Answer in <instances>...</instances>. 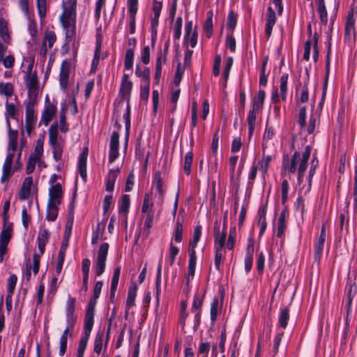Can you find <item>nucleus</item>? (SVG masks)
<instances>
[{"instance_id": "obj_22", "label": "nucleus", "mask_w": 357, "mask_h": 357, "mask_svg": "<svg viewBox=\"0 0 357 357\" xmlns=\"http://www.w3.org/2000/svg\"><path fill=\"white\" fill-rule=\"evenodd\" d=\"M355 19L354 17L353 12L351 11L347 16V20L344 28V35L347 38H350L355 33Z\"/></svg>"}, {"instance_id": "obj_10", "label": "nucleus", "mask_w": 357, "mask_h": 357, "mask_svg": "<svg viewBox=\"0 0 357 357\" xmlns=\"http://www.w3.org/2000/svg\"><path fill=\"white\" fill-rule=\"evenodd\" d=\"M119 134L114 131L110 137L109 162L113 163L119 155Z\"/></svg>"}, {"instance_id": "obj_32", "label": "nucleus", "mask_w": 357, "mask_h": 357, "mask_svg": "<svg viewBox=\"0 0 357 357\" xmlns=\"http://www.w3.org/2000/svg\"><path fill=\"white\" fill-rule=\"evenodd\" d=\"M17 281V277L13 274L11 275L7 282V296H6V303H8V300L11 301L12 296L14 293L15 286Z\"/></svg>"}, {"instance_id": "obj_13", "label": "nucleus", "mask_w": 357, "mask_h": 357, "mask_svg": "<svg viewBox=\"0 0 357 357\" xmlns=\"http://www.w3.org/2000/svg\"><path fill=\"white\" fill-rule=\"evenodd\" d=\"M50 232L45 228L40 227L37 237L38 248L40 255H43L45 250V245L50 238Z\"/></svg>"}, {"instance_id": "obj_28", "label": "nucleus", "mask_w": 357, "mask_h": 357, "mask_svg": "<svg viewBox=\"0 0 357 357\" xmlns=\"http://www.w3.org/2000/svg\"><path fill=\"white\" fill-rule=\"evenodd\" d=\"M9 135V142H8V153H13V155H15L17 144V132L16 130H11L10 127V130H8Z\"/></svg>"}, {"instance_id": "obj_61", "label": "nucleus", "mask_w": 357, "mask_h": 357, "mask_svg": "<svg viewBox=\"0 0 357 357\" xmlns=\"http://www.w3.org/2000/svg\"><path fill=\"white\" fill-rule=\"evenodd\" d=\"M137 0H128L129 17H135L137 11Z\"/></svg>"}, {"instance_id": "obj_62", "label": "nucleus", "mask_w": 357, "mask_h": 357, "mask_svg": "<svg viewBox=\"0 0 357 357\" xmlns=\"http://www.w3.org/2000/svg\"><path fill=\"white\" fill-rule=\"evenodd\" d=\"M298 112V123L301 128H303L305 126V119H306V107L305 106L299 105Z\"/></svg>"}, {"instance_id": "obj_38", "label": "nucleus", "mask_w": 357, "mask_h": 357, "mask_svg": "<svg viewBox=\"0 0 357 357\" xmlns=\"http://www.w3.org/2000/svg\"><path fill=\"white\" fill-rule=\"evenodd\" d=\"M43 140L38 139L33 152L30 155L31 159L37 160L38 161L43 158Z\"/></svg>"}, {"instance_id": "obj_56", "label": "nucleus", "mask_w": 357, "mask_h": 357, "mask_svg": "<svg viewBox=\"0 0 357 357\" xmlns=\"http://www.w3.org/2000/svg\"><path fill=\"white\" fill-rule=\"evenodd\" d=\"M193 154L192 152H188L185 154V160H184V166L183 169L185 172L188 175L191 172V165L192 162Z\"/></svg>"}, {"instance_id": "obj_3", "label": "nucleus", "mask_w": 357, "mask_h": 357, "mask_svg": "<svg viewBox=\"0 0 357 357\" xmlns=\"http://www.w3.org/2000/svg\"><path fill=\"white\" fill-rule=\"evenodd\" d=\"M310 153V146H306L302 153L298 151L294 152L290 161H287L283 164L284 169L289 173H294L298 169V183L303 181V176L307 169Z\"/></svg>"}, {"instance_id": "obj_2", "label": "nucleus", "mask_w": 357, "mask_h": 357, "mask_svg": "<svg viewBox=\"0 0 357 357\" xmlns=\"http://www.w3.org/2000/svg\"><path fill=\"white\" fill-rule=\"evenodd\" d=\"M66 107L61 110L59 125L54 122L49 128V143L52 149L54 160L56 162H61L63 158V148L65 146V139L59 135L58 128L62 132L68 130V126L66 122Z\"/></svg>"}, {"instance_id": "obj_50", "label": "nucleus", "mask_w": 357, "mask_h": 357, "mask_svg": "<svg viewBox=\"0 0 357 357\" xmlns=\"http://www.w3.org/2000/svg\"><path fill=\"white\" fill-rule=\"evenodd\" d=\"M56 36L54 31H49L45 33V36L43 40L50 49H51L56 42Z\"/></svg>"}, {"instance_id": "obj_60", "label": "nucleus", "mask_w": 357, "mask_h": 357, "mask_svg": "<svg viewBox=\"0 0 357 357\" xmlns=\"http://www.w3.org/2000/svg\"><path fill=\"white\" fill-rule=\"evenodd\" d=\"M179 252V248L174 245L171 241L169 244V263L172 265L176 259V257L178 255Z\"/></svg>"}, {"instance_id": "obj_63", "label": "nucleus", "mask_w": 357, "mask_h": 357, "mask_svg": "<svg viewBox=\"0 0 357 357\" xmlns=\"http://www.w3.org/2000/svg\"><path fill=\"white\" fill-rule=\"evenodd\" d=\"M226 45L229 48L230 51L234 52L236 50V40L232 32H229L227 35Z\"/></svg>"}, {"instance_id": "obj_14", "label": "nucleus", "mask_w": 357, "mask_h": 357, "mask_svg": "<svg viewBox=\"0 0 357 357\" xmlns=\"http://www.w3.org/2000/svg\"><path fill=\"white\" fill-rule=\"evenodd\" d=\"M24 104L26 107V123L27 126H31L35 123L36 119L34 109L35 104L33 101L30 100H25Z\"/></svg>"}, {"instance_id": "obj_37", "label": "nucleus", "mask_w": 357, "mask_h": 357, "mask_svg": "<svg viewBox=\"0 0 357 357\" xmlns=\"http://www.w3.org/2000/svg\"><path fill=\"white\" fill-rule=\"evenodd\" d=\"M288 79L289 75L287 73H283L280 78V91L283 100L287 99Z\"/></svg>"}, {"instance_id": "obj_12", "label": "nucleus", "mask_w": 357, "mask_h": 357, "mask_svg": "<svg viewBox=\"0 0 357 357\" xmlns=\"http://www.w3.org/2000/svg\"><path fill=\"white\" fill-rule=\"evenodd\" d=\"M223 226H224V229L221 233H220L218 225H216L214 227V238H215L214 248H224L225 246L226 245V238H227V232L225 231L226 218H225V219H224Z\"/></svg>"}, {"instance_id": "obj_23", "label": "nucleus", "mask_w": 357, "mask_h": 357, "mask_svg": "<svg viewBox=\"0 0 357 357\" xmlns=\"http://www.w3.org/2000/svg\"><path fill=\"white\" fill-rule=\"evenodd\" d=\"M171 24L172 29L173 31L174 41V43H176V41L178 40L181 36V30L183 26L182 17L181 16L178 17L175 20H174L173 23L171 22Z\"/></svg>"}, {"instance_id": "obj_41", "label": "nucleus", "mask_w": 357, "mask_h": 357, "mask_svg": "<svg viewBox=\"0 0 357 357\" xmlns=\"http://www.w3.org/2000/svg\"><path fill=\"white\" fill-rule=\"evenodd\" d=\"M13 85L10 82H0V95L6 98L11 97L13 94Z\"/></svg>"}, {"instance_id": "obj_46", "label": "nucleus", "mask_w": 357, "mask_h": 357, "mask_svg": "<svg viewBox=\"0 0 357 357\" xmlns=\"http://www.w3.org/2000/svg\"><path fill=\"white\" fill-rule=\"evenodd\" d=\"M289 319V313L287 308H284L281 310L279 318L278 323L279 325L282 328H285L288 324V321Z\"/></svg>"}, {"instance_id": "obj_58", "label": "nucleus", "mask_w": 357, "mask_h": 357, "mask_svg": "<svg viewBox=\"0 0 357 357\" xmlns=\"http://www.w3.org/2000/svg\"><path fill=\"white\" fill-rule=\"evenodd\" d=\"M238 157L237 155L231 156L229 160V171H230V180L232 181L234 179V174L236 165L238 162Z\"/></svg>"}, {"instance_id": "obj_4", "label": "nucleus", "mask_w": 357, "mask_h": 357, "mask_svg": "<svg viewBox=\"0 0 357 357\" xmlns=\"http://www.w3.org/2000/svg\"><path fill=\"white\" fill-rule=\"evenodd\" d=\"M35 58L32 55L23 57L21 65L22 72L24 74V82L29 91H33L38 87V79L36 71L33 70Z\"/></svg>"}, {"instance_id": "obj_48", "label": "nucleus", "mask_w": 357, "mask_h": 357, "mask_svg": "<svg viewBox=\"0 0 357 357\" xmlns=\"http://www.w3.org/2000/svg\"><path fill=\"white\" fill-rule=\"evenodd\" d=\"M69 331H63L59 340V355L63 356L67 349V341Z\"/></svg>"}, {"instance_id": "obj_25", "label": "nucleus", "mask_w": 357, "mask_h": 357, "mask_svg": "<svg viewBox=\"0 0 357 357\" xmlns=\"http://www.w3.org/2000/svg\"><path fill=\"white\" fill-rule=\"evenodd\" d=\"M259 112H255L253 110H249L248 116H247V121H248V136L249 138H250L255 131V126H256V119H257V115Z\"/></svg>"}, {"instance_id": "obj_43", "label": "nucleus", "mask_w": 357, "mask_h": 357, "mask_svg": "<svg viewBox=\"0 0 357 357\" xmlns=\"http://www.w3.org/2000/svg\"><path fill=\"white\" fill-rule=\"evenodd\" d=\"M59 205H51L47 204L46 218L49 221H54L58 216Z\"/></svg>"}, {"instance_id": "obj_47", "label": "nucleus", "mask_w": 357, "mask_h": 357, "mask_svg": "<svg viewBox=\"0 0 357 357\" xmlns=\"http://www.w3.org/2000/svg\"><path fill=\"white\" fill-rule=\"evenodd\" d=\"M309 99L308 89L306 84H304L301 89L300 96L296 97L297 106L301 105V103L307 102Z\"/></svg>"}, {"instance_id": "obj_59", "label": "nucleus", "mask_w": 357, "mask_h": 357, "mask_svg": "<svg viewBox=\"0 0 357 357\" xmlns=\"http://www.w3.org/2000/svg\"><path fill=\"white\" fill-rule=\"evenodd\" d=\"M0 63H2L6 68H13L15 63V57L12 54L4 56L0 59Z\"/></svg>"}, {"instance_id": "obj_52", "label": "nucleus", "mask_w": 357, "mask_h": 357, "mask_svg": "<svg viewBox=\"0 0 357 357\" xmlns=\"http://www.w3.org/2000/svg\"><path fill=\"white\" fill-rule=\"evenodd\" d=\"M103 337H104V333H98L96 335L95 341H94V347L93 350L98 356L102 350V343H103Z\"/></svg>"}, {"instance_id": "obj_55", "label": "nucleus", "mask_w": 357, "mask_h": 357, "mask_svg": "<svg viewBox=\"0 0 357 357\" xmlns=\"http://www.w3.org/2000/svg\"><path fill=\"white\" fill-rule=\"evenodd\" d=\"M237 22V17L236 15L234 12H230L228 14L227 19V24L226 26L227 29H230L231 31L233 33V30L236 27Z\"/></svg>"}, {"instance_id": "obj_36", "label": "nucleus", "mask_w": 357, "mask_h": 357, "mask_svg": "<svg viewBox=\"0 0 357 357\" xmlns=\"http://www.w3.org/2000/svg\"><path fill=\"white\" fill-rule=\"evenodd\" d=\"M86 162L87 158H86L84 155H79L77 168L80 176L82 177L84 181H86L87 177Z\"/></svg>"}, {"instance_id": "obj_7", "label": "nucleus", "mask_w": 357, "mask_h": 357, "mask_svg": "<svg viewBox=\"0 0 357 357\" xmlns=\"http://www.w3.org/2000/svg\"><path fill=\"white\" fill-rule=\"evenodd\" d=\"M108 250L109 244L103 243L100 245L98 250L97 257L93 265V269L97 276H100L105 271Z\"/></svg>"}, {"instance_id": "obj_27", "label": "nucleus", "mask_w": 357, "mask_h": 357, "mask_svg": "<svg viewBox=\"0 0 357 357\" xmlns=\"http://www.w3.org/2000/svg\"><path fill=\"white\" fill-rule=\"evenodd\" d=\"M317 5V11L319 15L321 22L326 25L328 23V13L325 6L324 0H315Z\"/></svg>"}, {"instance_id": "obj_11", "label": "nucleus", "mask_w": 357, "mask_h": 357, "mask_svg": "<svg viewBox=\"0 0 357 357\" xmlns=\"http://www.w3.org/2000/svg\"><path fill=\"white\" fill-rule=\"evenodd\" d=\"M63 198L62 186L59 183L52 185L49 189L48 203L51 205H60Z\"/></svg>"}, {"instance_id": "obj_53", "label": "nucleus", "mask_w": 357, "mask_h": 357, "mask_svg": "<svg viewBox=\"0 0 357 357\" xmlns=\"http://www.w3.org/2000/svg\"><path fill=\"white\" fill-rule=\"evenodd\" d=\"M173 238L176 243H180L183 238V225L178 220L176 223Z\"/></svg>"}, {"instance_id": "obj_45", "label": "nucleus", "mask_w": 357, "mask_h": 357, "mask_svg": "<svg viewBox=\"0 0 357 357\" xmlns=\"http://www.w3.org/2000/svg\"><path fill=\"white\" fill-rule=\"evenodd\" d=\"M133 59L134 51L132 48H129L126 50L124 61V67L126 70H130L132 69L133 66Z\"/></svg>"}, {"instance_id": "obj_54", "label": "nucleus", "mask_w": 357, "mask_h": 357, "mask_svg": "<svg viewBox=\"0 0 357 357\" xmlns=\"http://www.w3.org/2000/svg\"><path fill=\"white\" fill-rule=\"evenodd\" d=\"M211 349V344L208 342H202L198 348L197 357H208Z\"/></svg>"}, {"instance_id": "obj_29", "label": "nucleus", "mask_w": 357, "mask_h": 357, "mask_svg": "<svg viewBox=\"0 0 357 357\" xmlns=\"http://www.w3.org/2000/svg\"><path fill=\"white\" fill-rule=\"evenodd\" d=\"M0 37L6 43H9L11 40L8 31V22L3 18H0Z\"/></svg>"}, {"instance_id": "obj_57", "label": "nucleus", "mask_w": 357, "mask_h": 357, "mask_svg": "<svg viewBox=\"0 0 357 357\" xmlns=\"http://www.w3.org/2000/svg\"><path fill=\"white\" fill-rule=\"evenodd\" d=\"M203 303V296L199 294H195L194 296L193 302L191 310L192 312H196L197 310H201L202 306Z\"/></svg>"}, {"instance_id": "obj_9", "label": "nucleus", "mask_w": 357, "mask_h": 357, "mask_svg": "<svg viewBox=\"0 0 357 357\" xmlns=\"http://www.w3.org/2000/svg\"><path fill=\"white\" fill-rule=\"evenodd\" d=\"M154 180V185L155 188L154 197L157 204L162 205L163 204L166 192V186L162 181L160 174L159 172L155 174Z\"/></svg>"}, {"instance_id": "obj_16", "label": "nucleus", "mask_w": 357, "mask_h": 357, "mask_svg": "<svg viewBox=\"0 0 357 357\" xmlns=\"http://www.w3.org/2000/svg\"><path fill=\"white\" fill-rule=\"evenodd\" d=\"M265 98V91L264 90H259L256 96L252 99L251 107L250 110L260 112L263 108Z\"/></svg>"}, {"instance_id": "obj_35", "label": "nucleus", "mask_w": 357, "mask_h": 357, "mask_svg": "<svg viewBox=\"0 0 357 357\" xmlns=\"http://www.w3.org/2000/svg\"><path fill=\"white\" fill-rule=\"evenodd\" d=\"M94 324V314L86 312L84 321V333L88 335L91 334Z\"/></svg>"}, {"instance_id": "obj_8", "label": "nucleus", "mask_w": 357, "mask_h": 357, "mask_svg": "<svg viewBox=\"0 0 357 357\" xmlns=\"http://www.w3.org/2000/svg\"><path fill=\"white\" fill-rule=\"evenodd\" d=\"M57 112L56 105L51 102L49 100L48 96H46L44 109L41 114L40 124H43L47 126L53 119V117L56 115Z\"/></svg>"}, {"instance_id": "obj_24", "label": "nucleus", "mask_w": 357, "mask_h": 357, "mask_svg": "<svg viewBox=\"0 0 357 357\" xmlns=\"http://www.w3.org/2000/svg\"><path fill=\"white\" fill-rule=\"evenodd\" d=\"M119 174V169H111L107 176L105 190L112 192L114 189V184Z\"/></svg>"}, {"instance_id": "obj_18", "label": "nucleus", "mask_w": 357, "mask_h": 357, "mask_svg": "<svg viewBox=\"0 0 357 357\" xmlns=\"http://www.w3.org/2000/svg\"><path fill=\"white\" fill-rule=\"evenodd\" d=\"M197 263L196 252L193 251L189 255V261L188 266V274L185 277L186 283L188 284L190 281L193 278L195 273Z\"/></svg>"}, {"instance_id": "obj_30", "label": "nucleus", "mask_w": 357, "mask_h": 357, "mask_svg": "<svg viewBox=\"0 0 357 357\" xmlns=\"http://www.w3.org/2000/svg\"><path fill=\"white\" fill-rule=\"evenodd\" d=\"M274 134L273 128L271 126H266L263 135L262 151L264 155L266 149L268 147L269 142L272 140Z\"/></svg>"}, {"instance_id": "obj_17", "label": "nucleus", "mask_w": 357, "mask_h": 357, "mask_svg": "<svg viewBox=\"0 0 357 357\" xmlns=\"http://www.w3.org/2000/svg\"><path fill=\"white\" fill-rule=\"evenodd\" d=\"M275 20L276 17L274 10L271 7H268L267 9L266 23L265 28V33L268 38H269L271 35L273 27L275 25Z\"/></svg>"}, {"instance_id": "obj_33", "label": "nucleus", "mask_w": 357, "mask_h": 357, "mask_svg": "<svg viewBox=\"0 0 357 357\" xmlns=\"http://www.w3.org/2000/svg\"><path fill=\"white\" fill-rule=\"evenodd\" d=\"M137 291V287L135 284L130 287L128 290L126 304V308L127 311H128L132 307L135 305Z\"/></svg>"}, {"instance_id": "obj_6", "label": "nucleus", "mask_w": 357, "mask_h": 357, "mask_svg": "<svg viewBox=\"0 0 357 357\" xmlns=\"http://www.w3.org/2000/svg\"><path fill=\"white\" fill-rule=\"evenodd\" d=\"M14 157L15 155H13V153H7L2 167V175L0 182L5 184L4 190L8 189L10 178L20 169V167L13 166Z\"/></svg>"}, {"instance_id": "obj_34", "label": "nucleus", "mask_w": 357, "mask_h": 357, "mask_svg": "<svg viewBox=\"0 0 357 357\" xmlns=\"http://www.w3.org/2000/svg\"><path fill=\"white\" fill-rule=\"evenodd\" d=\"M105 224L106 220H104L101 222L98 223L96 230L93 231L92 234L91 243L93 244L97 243L98 240L102 238Z\"/></svg>"}, {"instance_id": "obj_42", "label": "nucleus", "mask_w": 357, "mask_h": 357, "mask_svg": "<svg viewBox=\"0 0 357 357\" xmlns=\"http://www.w3.org/2000/svg\"><path fill=\"white\" fill-rule=\"evenodd\" d=\"M130 204V196L128 195H123L119 202V213H127L129 211Z\"/></svg>"}, {"instance_id": "obj_21", "label": "nucleus", "mask_w": 357, "mask_h": 357, "mask_svg": "<svg viewBox=\"0 0 357 357\" xmlns=\"http://www.w3.org/2000/svg\"><path fill=\"white\" fill-rule=\"evenodd\" d=\"M13 235V225L10 222L3 223V229L0 235V243L8 244Z\"/></svg>"}, {"instance_id": "obj_40", "label": "nucleus", "mask_w": 357, "mask_h": 357, "mask_svg": "<svg viewBox=\"0 0 357 357\" xmlns=\"http://www.w3.org/2000/svg\"><path fill=\"white\" fill-rule=\"evenodd\" d=\"M214 252H215V267L217 270H220V266L222 264L223 259L225 258V250L224 248H214Z\"/></svg>"}, {"instance_id": "obj_44", "label": "nucleus", "mask_w": 357, "mask_h": 357, "mask_svg": "<svg viewBox=\"0 0 357 357\" xmlns=\"http://www.w3.org/2000/svg\"><path fill=\"white\" fill-rule=\"evenodd\" d=\"M286 229V223H285V215L284 213L282 212L280 215L278 220V227H277V236L279 238H281Z\"/></svg>"}, {"instance_id": "obj_1", "label": "nucleus", "mask_w": 357, "mask_h": 357, "mask_svg": "<svg viewBox=\"0 0 357 357\" xmlns=\"http://www.w3.org/2000/svg\"><path fill=\"white\" fill-rule=\"evenodd\" d=\"M76 3L77 0H66L63 3V12L60 16V22L66 33L64 47L68 50L73 45L76 53L77 47L75 46L76 29Z\"/></svg>"}, {"instance_id": "obj_31", "label": "nucleus", "mask_w": 357, "mask_h": 357, "mask_svg": "<svg viewBox=\"0 0 357 357\" xmlns=\"http://www.w3.org/2000/svg\"><path fill=\"white\" fill-rule=\"evenodd\" d=\"M201 236H202V227L200 225H197L194 229L193 237H192V239L190 242L189 255H190L192 251L195 252V248L197 245V243L201 238Z\"/></svg>"}, {"instance_id": "obj_15", "label": "nucleus", "mask_w": 357, "mask_h": 357, "mask_svg": "<svg viewBox=\"0 0 357 357\" xmlns=\"http://www.w3.org/2000/svg\"><path fill=\"white\" fill-rule=\"evenodd\" d=\"M326 238V233L325 226L323 225L321 229L320 235L314 245V255L316 259H320L324 248V244Z\"/></svg>"}, {"instance_id": "obj_26", "label": "nucleus", "mask_w": 357, "mask_h": 357, "mask_svg": "<svg viewBox=\"0 0 357 357\" xmlns=\"http://www.w3.org/2000/svg\"><path fill=\"white\" fill-rule=\"evenodd\" d=\"M17 113V109L13 103L6 102L5 116L6 119V126L10 130V123L9 119H14Z\"/></svg>"}, {"instance_id": "obj_39", "label": "nucleus", "mask_w": 357, "mask_h": 357, "mask_svg": "<svg viewBox=\"0 0 357 357\" xmlns=\"http://www.w3.org/2000/svg\"><path fill=\"white\" fill-rule=\"evenodd\" d=\"M204 31L206 36L209 38L213 34V13L208 12L207 13V18L204 24Z\"/></svg>"}, {"instance_id": "obj_51", "label": "nucleus", "mask_w": 357, "mask_h": 357, "mask_svg": "<svg viewBox=\"0 0 357 357\" xmlns=\"http://www.w3.org/2000/svg\"><path fill=\"white\" fill-rule=\"evenodd\" d=\"M153 217H154V211H150L148 213H146L145 219H144V229H146V234H149L150 232V229L153 225Z\"/></svg>"}, {"instance_id": "obj_64", "label": "nucleus", "mask_w": 357, "mask_h": 357, "mask_svg": "<svg viewBox=\"0 0 357 357\" xmlns=\"http://www.w3.org/2000/svg\"><path fill=\"white\" fill-rule=\"evenodd\" d=\"M36 3L38 15L42 19L46 14V0H36Z\"/></svg>"}, {"instance_id": "obj_20", "label": "nucleus", "mask_w": 357, "mask_h": 357, "mask_svg": "<svg viewBox=\"0 0 357 357\" xmlns=\"http://www.w3.org/2000/svg\"><path fill=\"white\" fill-rule=\"evenodd\" d=\"M132 87V83L129 80V76L124 74L121 84L120 93L123 98H128Z\"/></svg>"}, {"instance_id": "obj_5", "label": "nucleus", "mask_w": 357, "mask_h": 357, "mask_svg": "<svg viewBox=\"0 0 357 357\" xmlns=\"http://www.w3.org/2000/svg\"><path fill=\"white\" fill-rule=\"evenodd\" d=\"M76 298L68 295L65 305L66 328L64 331L73 330L77 320L76 312Z\"/></svg>"}, {"instance_id": "obj_49", "label": "nucleus", "mask_w": 357, "mask_h": 357, "mask_svg": "<svg viewBox=\"0 0 357 357\" xmlns=\"http://www.w3.org/2000/svg\"><path fill=\"white\" fill-rule=\"evenodd\" d=\"M356 294V287L350 285L346 287L345 299L347 301V311L350 310L353 298Z\"/></svg>"}, {"instance_id": "obj_19", "label": "nucleus", "mask_w": 357, "mask_h": 357, "mask_svg": "<svg viewBox=\"0 0 357 357\" xmlns=\"http://www.w3.org/2000/svg\"><path fill=\"white\" fill-rule=\"evenodd\" d=\"M69 77L68 63L67 61H63L61 64L59 83L60 86L63 91H65L68 86V81Z\"/></svg>"}]
</instances>
